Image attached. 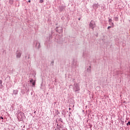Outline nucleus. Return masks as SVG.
<instances>
[{
  "label": "nucleus",
  "instance_id": "obj_1",
  "mask_svg": "<svg viewBox=\"0 0 130 130\" xmlns=\"http://www.w3.org/2000/svg\"><path fill=\"white\" fill-rule=\"evenodd\" d=\"M89 26L90 29H92V31H94V28H96V23L94 20H91L89 22Z\"/></svg>",
  "mask_w": 130,
  "mask_h": 130
},
{
  "label": "nucleus",
  "instance_id": "obj_2",
  "mask_svg": "<svg viewBox=\"0 0 130 130\" xmlns=\"http://www.w3.org/2000/svg\"><path fill=\"white\" fill-rule=\"evenodd\" d=\"M22 53H23V52H22L21 50H18L17 51H16L15 53V54L16 55V58H21Z\"/></svg>",
  "mask_w": 130,
  "mask_h": 130
},
{
  "label": "nucleus",
  "instance_id": "obj_3",
  "mask_svg": "<svg viewBox=\"0 0 130 130\" xmlns=\"http://www.w3.org/2000/svg\"><path fill=\"white\" fill-rule=\"evenodd\" d=\"M73 90L75 92H78V91H80V85L78 83H75L74 84Z\"/></svg>",
  "mask_w": 130,
  "mask_h": 130
},
{
  "label": "nucleus",
  "instance_id": "obj_4",
  "mask_svg": "<svg viewBox=\"0 0 130 130\" xmlns=\"http://www.w3.org/2000/svg\"><path fill=\"white\" fill-rule=\"evenodd\" d=\"M34 43L36 48L39 49V48L41 47V45H40V42H39V41H35Z\"/></svg>",
  "mask_w": 130,
  "mask_h": 130
},
{
  "label": "nucleus",
  "instance_id": "obj_5",
  "mask_svg": "<svg viewBox=\"0 0 130 130\" xmlns=\"http://www.w3.org/2000/svg\"><path fill=\"white\" fill-rule=\"evenodd\" d=\"M114 75H116L117 76H121V75H123V72L121 70H118L115 72Z\"/></svg>",
  "mask_w": 130,
  "mask_h": 130
},
{
  "label": "nucleus",
  "instance_id": "obj_6",
  "mask_svg": "<svg viewBox=\"0 0 130 130\" xmlns=\"http://www.w3.org/2000/svg\"><path fill=\"white\" fill-rule=\"evenodd\" d=\"M56 32L58 33H61L62 32V27H57L55 29Z\"/></svg>",
  "mask_w": 130,
  "mask_h": 130
},
{
  "label": "nucleus",
  "instance_id": "obj_7",
  "mask_svg": "<svg viewBox=\"0 0 130 130\" xmlns=\"http://www.w3.org/2000/svg\"><path fill=\"white\" fill-rule=\"evenodd\" d=\"M109 25H111L112 28H113L114 27V23L112 22V19L111 18H109Z\"/></svg>",
  "mask_w": 130,
  "mask_h": 130
},
{
  "label": "nucleus",
  "instance_id": "obj_8",
  "mask_svg": "<svg viewBox=\"0 0 130 130\" xmlns=\"http://www.w3.org/2000/svg\"><path fill=\"white\" fill-rule=\"evenodd\" d=\"M58 121V122H57V125L58 126H60V125H61V123H62V122H63L62 119H61V118H60Z\"/></svg>",
  "mask_w": 130,
  "mask_h": 130
},
{
  "label": "nucleus",
  "instance_id": "obj_9",
  "mask_svg": "<svg viewBox=\"0 0 130 130\" xmlns=\"http://www.w3.org/2000/svg\"><path fill=\"white\" fill-rule=\"evenodd\" d=\"M66 7L64 6H60L59 7V11L60 12H62V11H63V9L65 8Z\"/></svg>",
  "mask_w": 130,
  "mask_h": 130
},
{
  "label": "nucleus",
  "instance_id": "obj_10",
  "mask_svg": "<svg viewBox=\"0 0 130 130\" xmlns=\"http://www.w3.org/2000/svg\"><path fill=\"white\" fill-rule=\"evenodd\" d=\"M92 6H93V7L95 9H97V8L99 7V5L98 4V3L94 4Z\"/></svg>",
  "mask_w": 130,
  "mask_h": 130
},
{
  "label": "nucleus",
  "instance_id": "obj_11",
  "mask_svg": "<svg viewBox=\"0 0 130 130\" xmlns=\"http://www.w3.org/2000/svg\"><path fill=\"white\" fill-rule=\"evenodd\" d=\"M18 92H19V90L17 89L14 90L13 94H14V95H17V94H18Z\"/></svg>",
  "mask_w": 130,
  "mask_h": 130
},
{
  "label": "nucleus",
  "instance_id": "obj_12",
  "mask_svg": "<svg viewBox=\"0 0 130 130\" xmlns=\"http://www.w3.org/2000/svg\"><path fill=\"white\" fill-rule=\"evenodd\" d=\"M114 21H116V22H118V20H119L118 15H117V16L115 17L114 18Z\"/></svg>",
  "mask_w": 130,
  "mask_h": 130
},
{
  "label": "nucleus",
  "instance_id": "obj_13",
  "mask_svg": "<svg viewBox=\"0 0 130 130\" xmlns=\"http://www.w3.org/2000/svg\"><path fill=\"white\" fill-rule=\"evenodd\" d=\"M87 71L88 73H91V66L87 68Z\"/></svg>",
  "mask_w": 130,
  "mask_h": 130
},
{
  "label": "nucleus",
  "instance_id": "obj_14",
  "mask_svg": "<svg viewBox=\"0 0 130 130\" xmlns=\"http://www.w3.org/2000/svg\"><path fill=\"white\" fill-rule=\"evenodd\" d=\"M9 3L10 5H13L14 4V0H9Z\"/></svg>",
  "mask_w": 130,
  "mask_h": 130
},
{
  "label": "nucleus",
  "instance_id": "obj_15",
  "mask_svg": "<svg viewBox=\"0 0 130 130\" xmlns=\"http://www.w3.org/2000/svg\"><path fill=\"white\" fill-rule=\"evenodd\" d=\"M50 66H51L52 67H53V66H54V61H52L51 62Z\"/></svg>",
  "mask_w": 130,
  "mask_h": 130
},
{
  "label": "nucleus",
  "instance_id": "obj_16",
  "mask_svg": "<svg viewBox=\"0 0 130 130\" xmlns=\"http://www.w3.org/2000/svg\"><path fill=\"white\" fill-rule=\"evenodd\" d=\"M31 83H32V87H34V86H35V82H33Z\"/></svg>",
  "mask_w": 130,
  "mask_h": 130
},
{
  "label": "nucleus",
  "instance_id": "obj_17",
  "mask_svg": "<svg viewBox=\"0 0 130 130\" xmlns=\"http://www.w3.org/2000/svg\"><path fill=\"white\" fill-rule=\"evenodd\" d=\"M110 28H112V25L111 26H108V28H107V29L109 30V29H110Z\"/></svg>",
  "mask_w": 130,
  "mask_h": 130
},
{
  "label": "nucleus",
  "instance_id": "obj_18",
  "mask_svg": "<svg viewBox=\"0 0 130 130\" xmlns=\"http://www.w3.org/2000/svg\"><path fill=\"white\" fill-rule=\"evenodd\" d=\"M0 85H3V80H0Z\"/></svg>",
  "mask_w": 130,
  "mask_h": 130
},
{
  "label": "nucleus",
  "instance_id": "obj_19",
  "mask_svg": "<svg viewBox=\"0 0 130 130\" xmlns=\"http://www.w3.org/2000/svg\"><path fill=\"white\" fill-rule=\"evenodd\" d=\"M3 87V84H0V89H2Z\"/></svg>",
  "mask_w": 130,
  "mask_h": 130
},
{
  "label": "nucleus",
  "instance_id": "obj_20",
  "mask_svg": "<svg viewBox=\"0 0 130 130\" xmlns=\"http://www.w3.org/2000/svg\"><path fill=\"white\" fill-rule=\"evenodd\" d=\"M126 125H130V121H129L126 123Z\"/></svg>",
  "mask_w": 130,
  "mask_h": 130
},
{
  "label": "nucleus",
  "instance_id": "obj_21",
  "mask_svg": "<svg viewBox=\"0 0 130 130\" xmlns=\"http://www.w3.org/2000/svg\"><path fill=\"white\" fill-rule=\"evenodd\" d=\"M30 83H33V79H31L29 81Z\"/></svg>",
  "mask_w": 130,
  "mask_h": 130
},
{
  "label": "nucleus",
  "instance_id": "obj_22",
  "mask_svg": "<svg viewBox=\"0 0 130 130\" xmlns=\"http://www.w3.org/2000/svg\"><path fill=\"white\" fill-rule=\"evenodd\" d=\"M43 0H40V4H42V3H43Z\"/></svg>",
  "mask_w": 130,
  "mask_h": 130
},
{
  "label": "nucleus",
  "instance_id": "obj_23",
  "mask_svg": "<svg viewBox=\"0 0 130 130\" xmlns=\"http://www.w3.org/2000/svg\"><path fill=\"white\" fill-rule=\"evenodd\" d=\"M20 115L21 116H23L24 115V114L23 113H21Z\"/></svg>",
  "mask_w": 130,
  "mask_h": 130
},
{
  "label": "nucleus",
  "instance_id": "obj_24",
  "mask_svg": "<svg viewBox=\"0 0 130 130\" xmlns=\"http://www.w3.org/2000/svg\"><path fill=\"white\" fill-rule=\"evenodd\" d=\"M27 58H28V59H29V58H30V55H28Z\"/></svg>",
  "mask_w": 130,
  "mask_h": 130
},
{
  "label": "nucleus",
  "instance_id": "obj_25",
  "mask_svg": "<svg viewBox=\"0 0 130 130\" xmlns=\"http://www.w3.org/2000/svg\"><path fill=\"white\" fill-rule=\"evenodd\" d=\"M28 3H31V1L30 0H28Z\"/></svg>",
  "mask_w": 130,
  "mask_h": 130
},
{
  "label": "nucleus",
  "instance_id": "obj_26",
  "mask_svg": "<svg viewBox=\"0 0 130 130\" xmlns=\"http://www.w3.org/2000/svg\"><path fill=\"white\" fill-rule=\"evenodd\" d=\"M1 119H4V117H1Z\"/></svg>",
  "mask_w": 130,
  "mask_h": 130
},
{
  "label": "nucleus",
  "instance_id": "obj_27",
  "mask_svg": "<svg viewBox=\"0 0 130 130\" xmlns=\"http://www.w3.org/2000/svg\"><path fill=\"white\" fill-rule=\"evenodd\" d=\"M69 114H72V112H69Z\"/></svg>",
  "mask_w": 130,
  "mask_h": 130
},
{
  "label": "nucleus",
  "instance_id": "obj_28",
  "mask_svg": "<svg viewBox=\"0 0 130 130\" xmlns=\"http://www.w3.org/2000/svg\"><path fill=\"white\" fill-rule=\"evenodd\" d=\"M69 110H71L72 109L71 108H69Z\"/></svg>",
  "mask_w": 130,
  "mask_h": 130
},
{
  "label": "nucleus",
  "instance_id": "obj_29",
  "mask_svg": "<svg viewBox=\"0 0 130 130\" xmlns=\"http://www.w3.org/2000/svg\"><path fill=\"white\" fill-rule=\"evenodd\" d=\"M69 117H71V114H69Z\"/></svg>",
  "mask_w": 130,
  "mask_h": 130
},
{
  "label": "nucleus",
  "instance_id": "obj_30",
  "mask_svg": "<svg viewBox=\"0 0 130 130\" xmlns=\"http://www.w3.org/2000/svg\"><path fill=\"white\" fill-rule=\"evenodd\" d=\"M78 20L79 21H80L81 20V18H79Z\"/></svg>",
  "mask_w": 130,
  "mask_h": 130
},
{
  "label": "nucleus",
  "instance_id": "obj_31",
  "mask_svg": "<svg viewBox=\"0 0 130 130\" xmlns=\"http://www.w3.org/2000/svg\"><path fill=\"white\" fill-rule=\"evenodd\" d=\"M25 58H27V56H25Z\"/></svg>",
  "mask_w": 130,
  "mask_h": 130
},
{
  "label": "nucleus",
  "instance_id": "obj_32",
  "mask_svg": "<svg viewBox=\"0 0 130 130\" xmlns=\"http://www.w3.org/2000/svg\"><path fill=\"white\" fill-rule=\"evenodd\" d=\"M36 113V111H35L34 113Z\"/></svg>",
  "mask_w": 130,
  "mask_h": 130
},
{
  "label": "nucleus",
  "instance_id": "obj_33",
  "mask_svg": "<svg viewBox=\"0 0 130 130\" xmlns=\"http://www.w3.org/2000/svg\"><path fill=\"white\" fill-rule=\"evenodd\" d=\"M1 116H0V119H1Z\"/></svg>",
  "mask_w": 130,
  "mask_h": 130
}]
</instances>
